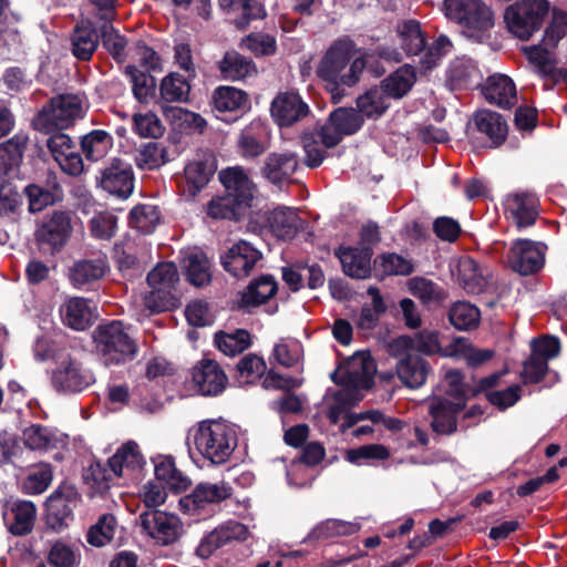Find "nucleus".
Returning <instances> with one entry per match:
<instances>
[{
    "label": "nucleus",
    "instance_id": "1",
    "mask_svg": "<svg viewBox=\"0 0 567 567\" xmlns=\"http://www.w3.org/2000/svg\"><path fill=\"white\" fill-rule=\"evenodd\" d=\"M354 53V43L349 39L336 41L321 58L316 73L327 83L332 100L338 103L343 96L341 85L352 86L365 69V61L357 58L348 64Z\"/></svg>",
    "mask_w": 567,
    "mask_h": 567
},
{
    "label": "nucleus",
    "instance_id": "2",
    "mask_svg": "<svg viewBox=\"0 0 567 567\" xmlns=\"http://www.w3.org/2000/svg\"><path fill=\"white\" fill-rule=\"evenodd\" d=\"M197 452L212 464L226 463L237 447L238 436L235 427L221 420H204L189 431Z\"/></svg>",
    "mask_w": 567,
    "mask_h": 567
},
{
    "label": "nucleus",
    "instance_id": "3",
    "mask_svg": "<svg viewBox=\"0 0 567 567\" xmlns=\"http://www.w3.org/2000/svg\"><path fill=\"white\" fill-rule=\"evenodd\" d=\"M443 11L467 37L476 40H482L494 27V12L482 0H444Z\"/></svg>",
    "mask_w": 567,
    "mask_h": 567
},
{
    "label": "nucleus",
    "instance_id": "4",
    "mask_svg": "<svg viewBox=\"0 0 567 567\" xmlns=\"http://www.w3.org/2000/svg\"><path fill=\"white\" fill-rule=\"evenodd\" d=\"M82 100L76 94H60L45 103L32 120V127L44 134L62 132L82 117Z\"/></svg>",
    "mask_w": 567,
    "mask_h": 567
},
{
    "label": "nucleus",
    "instance_id": "5",
    "mask_svg": "<svg viewBox=\"0 0 567 567\" xmlns=\"http://www.w3.org/2000/svg\"><path fill=\"white\" fill-rule=\"evenodd\" d=\"M548 11L547 0H519L505 10L504 19L509 32L520 40H528L540 29Z\"/></svg>",
    "mask_w": 567,
    "mask_h": 567
},
{
    "label": "nucleus",
    "instance_id": "6",
    "mask_svg": "<svg viewBox=\"0 0 567 567\" xmlns=\"http://www.w3.org/2000/svg\"><path fill=\"white\" fill-rule=\"evenodd\" d=\"M94 340L106 364L125 362L136 352L135 342L125 332L120 321L99 326L94 332Z\"/></svg>",
    "mask_w": 567,
    "mask_h": 567
},
{
    "label": "nucleus",
    "instance_id": "7",
    "mask_svg": "<svg viewBox=\"0 0 567 567\" xmlns=\"http://www.w3.org/2000/svg\"><path fill=\"white\" fill-rule=\"evenodd\" d=\"M94 374L83 362L69 353L60 354L51 374V383L61 393L81 392L94 383Z\"/></svg>",
    "mask_w": 567,
    "mask_h": 567
},
{
    "label": "nucleus",
    "instance_id": "8",
    "mask_svg": "<svg viewBox=\"0 0 567 567\" xmlns=\"http://www.w3.org/2000/svg\"><path fill=\"white\" fill-rule=\"evenodd\" d=\"M375 364L365 353H357L340 365L332 375V380L341 385L359 393L360 390L370 389L373 383Z\"/></svg>",
    "mask_w": 567,
    "mask_h": 567
},
{
    "label": "nucleus",
    "instance_id": "9",
    "mask_svg": "<svg viewBox=\"0 0 567 567\" xmlns=\"http://www.w3.org/2000/svg\"><path fill=\"white\" fill-rule=\"evenodd\" d=\"M231 495L233 487L224 481L219 483H200L190 494L181 498L179 505L184 513L199 516L202 514H209L213 505L219 504Z\"/></svg>",
    "mask_w": 567,
    "mask_h": 567
},
{
    "label": "nucleus",
    "instance_id": "10",
    "mask_svg": "<svg viewBox=\"0 0 567 567\" xmlns=\"http://www.w3.org/2000/svg\"><path fill=\"white\" fill-rule=\"evenodd\" d=\"M143 532L157 544L166 546L179 539L183 534V523L173 514L158 509L143 512L138 516Z\"/></svg>",
    "mask_w": 567,
    "mask_h": 567
},
{
    "label": "nucleus",
    "instance_id": "11",
    "mask_svg": "<svg viewBox=\"0 0 567 567\" xmlns=\"http://www.w3.org/2000/svg\"><path fill=\"white\" fill-rule=\"evenodd\" d=\"M462 344L461 339H455L453 349L442 350L439 333L427 329L421 330L413 336H401L390 343V352L392 354H403V352H420L426 355L442 354L453 355Z\"/></svg>",
    "mask_w": 567,
    "mask_h": 567
},
{
    "label": "nucleus",
    "instance_id": "12",
    "mask_svg": "<svg viewBox=\"0 0 567 567\" xmlns=\"http://www.w3.org/2000/svg\"><path fill=\"white\" fill-rule=\"evenodd\" d=\"M45 145L61 171L72 177L84 173V162L75 142L63 132H53Z\"/></svg>",
    "mask_w": 567,
    "mask_h": 567
},
{
    "label": "nucleus",
    "instance_id": "13",
    "mask_svg": "<svg viewBox=\"0 0 567 567\" xmlns=\"http://www.w3.org/2000/svg\"><path fill=\"white\" fill-rule=\"evenodd\" d=\"M194 389L204 396H217L228 385V377L214 359L203 358L190 370Z\"/></svg>",
    "mask_w": 567,
    "mask_h": 567
},
{
    "label": "nucleus",
    "instance_id": "14",
    "mask_svg": "<svg viewBox=\"0 0 567 567\" xmlns=\"http://www.w3.org/2000/svg\"><path fill=\"white\" fill-rule=\"evenodd\" d=\"M215 171L214 161L209 157L188 162L183 174L176 176L179 195L187 200L194 199L207 186Z\"/></svg>",
    "mask_w": 567,
    "mask_h": 567
},
{
    "label": "nucleus",
    "instance_id": "15",
    "mask_svg": "<svg viewBox=\"0 0 567 567\" xmlns=\"http://www.w3.org/2000/svg\"><path fill=\"white\" fill-rule=\"evenodd\" d=\"M546 246L528 239L516 240L507 255L508 266L527 276L537 272L544 265Z\"/></svg>",
    "mask_w": 567,
    "mask_h": 567
},
{
    "label": "nucleus",
    "instance_id": "16",
    "mask_svg": "<svg viewBox=\"0 0 567 567\" xmlns=\"http://www.w3.org/2000/svg\"><path fill=\"white\" fill-rule=\"evenodd\" d=\"M309 113V105L293 90L279 92L270 105V114L281 127L292 126L307 117Z\"/></svg>",
    "mask_w": 567,
    "mask_h": 567
},
{
    "label": "nucleus",
    "instance_id": "17",
    "mask_svg": "<svg viewBox=\"0 0 567 567\" xmlns=\"http://www.w3.org/2000/svg\"><path fill=\"white\" fill-rule=\"evenodd\" d=\"M80 496L76 489L70 485H61L48 499L47 522L48 525L56 530L68 526L72 519L73 509L76 507Z\"/></svg>",
    "mask_w": 567,
    "mask_h": 567
},
{
    "label": "nucleus",
    "instance_id": "18",
    "mask_svg": "<svg viewBox=\"0 0 567 567\" xmlns=\"http://www.w3.org/2000/svg\"><path fill=\"white\" fill-rule=\"evenodd\" d=\"M100 187L117 198H127L134 189V174L130 164L120 158H113L101 171Z\"/></svg>",
    "mask_w": 567,
    "mask_h": 567
},
{
    "label": "nucleus",
    "instance_id": "19",
    "mask_svg": "<svg viewBox=\"0 0 567 567\" xmlns=\"http://www.w3.org/2000/svg\"><path fill=\"white\" fill-rule=\"evenodd\" d=\"M262 254L250 243L239 240L221 257L224 269L236 278H246L261 260Z\"/></svg>",
    "mask_w": 567,
    "mask_h": 567
},
{
    "label": "nucleus",
    "instance_id": "20",
    "mask_svg": "<svg viewBox=\"0 0 567 567\" xmlns=\"http://www.w3.org/2000/svg\"><path fill=\"white\" fill-rule=\"evenodd\" d=\"M539 214V200L529 192L509 194L505 200V216L518 229L535 224Z\"/></svg>",
    "mask_w": 567,
    "mask_h": 567
},
{
    "label": "nucleus",
    "instance_id": "21",
    "mask_svg": "<svg viewBox=\"0 0 567 567\" xmlns=\"http://www.w3.org/2000/svg\"><path fill=\"white\" fill-rule=\"evenodd\" d=\"M247 528L238 522H227L204 536L196 548V555L202 559H207L213 554L231 543L233 540H243L246 538Z\"/></svg>",
    "mask_w": 567,
    "mask_h": 567
},
{
    "label": "nucleus",
    "instance_id": "22",
    "mask_svg": "<svg viewBox=\"0 0 567 567\" xmlns=\"http://www.w3.org/2000/svg\"><path fill=\"white\" fill-rule=\"evenodd\" d=\"M144 464L140 446L133 441L124 443L107 461L113 475L125 480L136 478Z\"/></svg>",
    "mask_w": 567,
    "mask_h": 567
},
{
    "label": "nucleus",
    "instance_id": "23",
    "mask_svg": "<svg viewBox=\"0 0 567 567\" xmlns=\"http://www.w3.org/2000/svg\"><path fill=\"white\" fill-rule=\"evenodd\" d=\"M299 168V158L296 153H270L260 167V173L274 185H281L291 182L293 174Z\"/></svg>",
    "mask_w": 567,
    "mask_h": 567
},
{
    "label": "nucleus",
    "instance_id": "24",
    "mask_svg": "<svg viewBox=\"0 0 567 567\" xmlns=\"http://www.w3.org/2000/svg\"><path fill=\"white\" fill-rule=\"evenodd\" d=\"M237 146L244 158H256L270 146V130L260 120L250 122L240 133Z\"/></svg>",
    "mask_w": 567,
    "mask_h": 567
},
{
    "label": "nucleus",
    "instance_id": "25",
    "mask_svg": "<svg viewBox=\"0 0 567 567\" xmlns=\"http://www.w3.org/2000/svg\"><path fill=\"white\" fill-rule=\"evenodd\" d=\"M72 233L70 212H54L40 227L37 238L41 244H48L52 250L60 249Z\"/></svg>",
    "mask_w": 567,
    "mask_h": 567
},
{
    "label": "nucleus",
    "instance_id": "26",
    "mask_svg": "<svg viewBox=\"0 0 567 567\" xmlns=\"http://www.w3.org/2000/svg\"><path fill=\"white\" fill-rule=\"evenodd\" d=\"M464 408V402H453L446 398L433 399L429 406L432 430L442 435L454 433L457 427V414Z\"/></svg>",
    "mask_w": 567,
    "mask_h": 567
},
{
    "label": "nucleus",
    "instance_id": "27",
    "mask_svg": "<svg viewBox=\"0 0 567 567\" xmlns=\"http://www.w3.org/2000/svg\"><path fill=\"white\" fill-rule=\"evenodd\" d=\"M482 93L489 104L504 110L511 109L517 103L516 85L505 74L489 75L482 87Z\"/></svg>",
    "mask_w": 567,
    "mask_h": 567
},
{
    "label": "nucleus",
    "instance_id": "28",
    "mask_svg": "<svg viewBox=\"0 0 567 567\" xmlns=\"http://www.w3.org/2000/svg\"><path fill=\"white\" fill-rule=\"evenodd\" d=\"M219 179L225 186L228 196L236 198L239 205L251 206L256 186L247 172L240 167H228L219 173Z\"/></svg>",
    "mask_w": 567,
    "mask_h": 567
},
{
    "label": "nucleus",
    "instance_id": "29",
    "mask_svg": "<svg viewBox=\"0 0 567 567\" xmlns=\"http://www.w3.org/2000/svg\"><path fill=\"white\" fill-rule=\"evenodd\" d=\"M37 518V507L29 501H16L6 506L3 520L8 530L16 536L32 532Z\"/></svg>",
    "mask_w": 567,
    "mask_h": 567
},
{
    "label": "nucleus",
    "instance_id": "30",
    "mask_svg": "<svg viewBox=\"0 0 567 567\" xmlns=\"http://www.w3.org/2000/svg\"><path fill=\"white\" fill-rule=\"evenodd\" d=\"M336 256L347 276L364 279L371 275L372 250L369 247L340 246L336 250Z\"/></svg>",
    "mask_w": 567,
    "mask_h": 567
},
{
    "label": "nucleus",
    "instance_id": "31",
    "mask_svg": "<svg viewBox=\"0 0 567 567\" xmlns=\"http://www.w3.org/2000/svg\"><path fill=\"white\" fill-rule=\"evenodd\" d=\"M396 363V374L400 381L411 389L423 385L430 372L426 360L416 353L403 352Z\"/></svg>",
    "mask_w": 567,
    "mask_h": 567
},
{
    "label": "nucleus",
    "instance_id": "32",
    "mask_svg": "<svg viewBox=\"0 0 567 567\" xmlns=\"http://www.w3.org/2000/svg\"><path fill=\"white\" fill-rule=\"evenodd\" d=\"M29 137L24 134H16L10 140L0 144V174L13 178L22 163Z\"/></svg>",
    "mask_w": 567,
    "mask_h": 567
},
{
    "label": "nucleus",
    "instance_id": "33",
    "mask_svg": "<svg viewBox=\"0 0 567 567\" xmlns=\"http://www.w3.org/2000/svg\"><path fill=\"white\" fill-rule=\"evenodd\" d=\"M473 122L477 131L489 140L491 146L498 147L505 142L508 126L499 113L480 110L474 114Z\"/></svg>",
    "mask_w": 567,
    "mask_h": 567
},
{
    "label": "nucleus",
    "instance_id": "34",
    "mask_svg": "<svg viewBox=\"0 0 567 567\" xmlns=\"http://www.w3.org/2000/svg\"><path fill=\"white\" fill-rule=\"evenodd\" d=\"M109 270L105 255L95 259H82L70 269V280L75 288H84L101 280Z\"/></svg>",
    "mask_w": 567,
    "mask_h": 567
},
{
    "label": "nucleus",
    "instance_id": "35",
    "mask_svg": "<svg viewBox=\"0 0 567 567\" xmlns=\"http://www.w3.org/2000/svg\"><path fill=\"white\" fill-rule=\"evenodd\" d=\"M60 313L63 323L74 330H85L93 323V308L90 301L82 297L65 299Z\"/></svg>",
    "mask_w": 567,
    "mask_h": 567
},
{
    "label": "nucleus",
    "instance_id": "36",
    "mask_svg": "<svg viewBox=\"0 0 567 567\" xmlns=\"http://www.w3.org/2000/svg\"><path fill=\"white\" fill-rule=\"evenodd\" d=\"M99 48V34L89 24L75 25L69 37V50L72 55L81 61L89 62Z\"/></svg>",
    "mask_w": 567,
    "mask_h": 567
},
{
    "label": "nucleus",
    "instance_id": "37",
    "mask_svg": "<svg viewBox=\"0 0 567 567\" xmlns=\"http://www.w3.org/2000/svg\"><path fill=\"white\" fill-rule=\"evenodd\" d=\"M218 70L224 80L240 81L257 74L254 61L237 51H227L218 62Z\"/></svg>",
    "mask_w": 567,
    "mask_h": 567
},
{
    "label": "nucleus",
    "instance_id": "38",
    "mask_svg": "<svg viewBox=\"0 0 567 567\" xmlns=\"http://www.w3.org/2000/svg\"><path fill=\"white\" fill-rule=\"evenodd\" d=\"M213 104L220 113H245L249 109V96L234 86H218L213 93Z\"/></svg>",
    "mask_w": 567,
    "mask_h": 567
},
{
    "label": "nucleus",
    "instance_id": "39",
    "mask_svg": "<svg viewBox=\"0 0 567 567\" xmlns=\"http://www.w3.org/2000/svg\"><path fill=\"white\" fill-rule=\"evenodd\" d=\"M270 231L279 239H292L299 229L300 218L297 212L289 207H278L267 217Z\"/></svg>",
    "mask_w": 567,
    "mask_h": 567
},
{
    "label": "nucleus",
    "instance_id": "40",
    "mask_svg": "<svg viewBox=\"0 0 567 567\" xmlns=\"http://www.w3.org/2000/svg\"><path fill=\"white\" fill-rule=\"evenodd\" d=\"M277 292V282L272 276L265 275L255 279L250 285L243 291L240 297V306L256 307L266 303Z\"/></svg>",
    "mask_w": 567,
    "mask_h": 567
},
{
    "label": "nucleus",
    "instance_id": "41",
    "mask_svg": "<svg viewBox=\"0 0 567 567\" xmlns=\"http://www.w3.org/2000/svg\"><path fill=\"white\" fill-rule=\"evenodd\" d=\"M80 146L87 161L99 162L112 150L113 136L105 130H93L81 137Z\"/></svg>",
    "mask_w": 567,
    "mask_h": 567
},
{
    "label": "nucleus",
    "instance_id": "42",
    "mask_svg": "<svg viewBox=\"0 0 567 567\" xmlns=\"http://www.w3.org/2000/svg\"><path fill=\"white\" fill-rule=\"evenodd\" d=\"M457 280L468 293H480L486 285L478 264L470 256H463L458 259Z\"/></svg>",
    "mask_w": 567,
    "mask_h": 567
},
{
    "label": "nucleus",
    "instance_id": "43",
    "mask_svg": "<svg viewBox=\"0 0 567 567\" xmlns=\"http://www.w3.org/2000/svg\"><path fill=\"white\" fill-rule=\"evenodd\" d=\"M159 96L166 103H184L190 93L189 82L179 73L172 72L159 83Z\"/></svg>",
    "mask_w": 567,
    "mask_h": 567
},
{
    "label": "nucleus",
    "instance_id": "44",
    "mask_svg": "<svg viewBox=\"0 0 567 567\" xmlns=\"http://www.w3.org/2000/svg\"><path fill=\"white\" fill-rule=\"evenodd\" d=\"M183 268L187 280L196 287L205 286L210 281V264L203 251L186 255L183 259Z\"/></svg>",
    "mask_w": 567,
    "mask_h": 567
},
{
    "label": "nucleus",
    "instance_id": "45",
    "mask_svg": "<svg viewBox=\"0 0 567 567\" xmlns=\"http://www.w3.org/2000/svg\"><path fill=\"white\" fill-rule=\"evenodd\" d=\"M155 477L175 493L185 491L190 484L188 477L176 468L172 457H164L155 464Z\"/></svg>",
    "mask_w": 567,
    "mask_h": 567
},
{
    "label": "nucleus",
    "instance_id": "46",
    "mask_svg": "<svg viewBox=\"0 0 567 567\" xmlns=\"http://www.w3.org/2000/svg\"><path fill=\"white\" fill-rule=\"evenodd\" d=\"M389 95L381 86H374L357 100L358 112L368 118L380 117L389 107Z\"/></svg>",
    "mask_w": 567,
    "mask_h": 567
},
{
    "label": "nucleus",
    "instance_id": "47",
    "mask_svg": "<svg viewBox=\"0 0 567 567\" xmlns=\"http://www.w3.org/2000/svg\"><path fill=\"white\" fill-rule=\"evenodd\" d=\"M416 80L414 69L404 65L382 81L381 87L389 97L400 99L405 95Z\"/></svg>",
    "mask_w": 567,
    "mask_h": 567
},
{
    "label": "nucleus",
    "instance_id": "48",
    "mask_svg": "<svg viewBox=\"0 0 567 567\" xmlns=\"http://www.w3.org/2000/svg\"><path fill=\"white\" fill-rule=\"evenodd\" d=\"M143 306L150 315L171 311L179 307V297L177 292H172L163 288H151L142 297Z\"/></svg>",
    "mask_w": 567,
    "mask_h": 567
},
{
    "label": "nucleus",
    "instance_id": "49",
    "mask_svg": "<svg viewBox=\"0 0 567 567\" xmlns=\"http://www.w3.org/2000/svg\"><path fill=\"white\" fill-rule=\"evenodd\" d=\"M401 48L408 55H416L425 49V35L421 24L415 20H409L398 27Z\"/></svg>",
    "mask_w": 567,
    "mask_h": 567
},
{
    "label": "nucleus",
    "instance_id": "50",
    "mask_svg": "<svg viewBox=\"0 0 567 567\" xmlns=\"http://www.w3.org/2000/svg\"><path fill=\"white\" fill-rule=\"evenodd\" d=\"M215 343L226 355L234 357L250 347L251 336L245 329H237L229 333L220 331L215 334Z\"/></svg>",
    "mask_w": 567,
    "mask_h": 567
},
{
    "label": "nucleus",
    "instance_id": "51",
    "mask_svg": "<svg viewBox=\"0 0 567 567\" xmlns=\"http://www.w3.org/2000/svg\"><path fill=\"white\" fill-rule=\"evenodd\" d=\"M161 213L158 208L150 204H138L132 208L128 216V224L132 228L150 234L159 223Z\"/></svg>",
    "mask_w": 567,
    "mask_h": 567
},
{
    "label": "nucleus",
    "instance_id": "52",
    "mask_svg": "<svg viewBox=\"0 0 567 567\" xmlns=\"http://www.w3.org/2000/svg\"><path fill=\"white\" fill-rule=\"evenodd\" d=\"M47 559L53 567H78L81 554L73 545L60 539L51 544Z\"/></svg>",
    "mask_w": 567,
    "mask_h": 567
},
{
    "label": "nucleus",
    "instance_id": "53",
    "mask_svg": "<svg viewBox=\"0 0 567 567\" xmlns=\"http://www.w3.org/2000/svg\"><path fill=\"white\" fill-rule=\"evenodd\" d=\"M90 235L97 240H111L117 230V217L110 210L95 212L87 221Z\"/></svg>",
    "mask_w": 567,
    "mask_h": 567
},
{
    "label": "nucleus",
    "instance_id": "54",
    "mask_svg": "<svg viewBox=\"0 0 567 567\" xmlns=\"http://www.w3.org/2000/svg\"><path fill=\"white\" fill-rule=\"evenodd\" d=\"M481 318L480 310L466 301L455 302L450 311V322L458 330H471L478 326Z\"/></svg>",
    "mask_w": 567,
    "mask_h": 567
},
{
    "label": "nucleus",
    "instance_id": "55",
    "mask_svg": "<svg viewBox=\"0 0 567 567\" xmlns=\"http://www.w3.org/2000/svg\"><path fill=\"white\" fill-rule=\"evenodd\" d=\"M178 281L177 267L173 262H161L147 275L150 288H163L178 293Z\"/></svg>",
    "mask_w": 567,
    "mask_h": 567
},
{
    "label": "nucleus",
    "instance_id": "56",
    "mask_svg": "<svg viewBox=\"0 0 567 567\" xmlns=\"http://www.w3.org/2000/svg\"><path fill=\"white\" fill-rule=\"evenodd\" d=\"M125 74L130 78L133 94L140 102H147L155 93V79L140 70L135 64L125 66Z\"/></svg>",
    "mask_w": 567,
    "mask_h": 567
},
{
    "label": "nucleus",
    "instance_id": "57",
    "mask_svg": "<svg viewBox=\"0 0 567 567\" xmlns=\"http://www.w3.org/2000/svg\"><path fill=\"white\" fill-rule=\"evenodd\" d=\"M116 526V518L112 514H103L97 522L89 528L86 534L87 543L95 547H102L109 544L114 537Z\"/></svg>",
    "mask_w": 567,
    "mask_h": 567
},
{
    "label": "nucleus",
    "instance_id": "58",
    "mask_svg": "<svg viewBox=\"0 0 567 567\" xmlns=\"http://www.w3.org/2000/svg\"><path fill=\"white\" fill-rule=\"evenodd\" d=\"M360 393L349 389L338 390L332 398V403L327 411V417L332 424H338L347 411L354 406L361 400Z\"/></svg>",
    "mask_w": 567,
    "mask_h": 567
},
{
    "label": "nucleus",
    "instance_id": "59",
    "mask_svg": "<svg viewBox=\"0 0 567 567\" xmlns=\"http://www.w3.org/2000/svg\"><path fill=\"white\" fill-rule=\"evenodd\" d=\"M101 39L104 48L118 64L127 61V41L124 35L120 34L112 24L101 27Z\"/></svg>",
    "mask_w": 567,
    "mask_h": 567
},
{
    "label": "nucleus",
    "instance_id": "60",
    "mask_svg": "<svg viewBox=\"0 0 567 567\" xmlns=\"http://www.w3.org/2000/svg\"><path fill=\"white\" fill-rule=\"evenodd\" d=\"M246 208L236 198L225 195L208 203L207 215L215 219H239Z\"/></svg>",
    "mask_w": 567,
    "mask_h": 567
},
{
    "label": "nucleus",
    "instance_id": "61",
    "mask_svg": "<svg viewBox=\"0 0 567 567\" xmlns=\"http://www.w3.org/2000/svg\"><path fill=\"white\" fill-rule=\"evenodd\" d=\"M114 478H116V476L113 475L110 466L99 462L91 464L84 473L85 483L95 494L107 492Z\"/></svg>",
    "mask_w": 567,
    "mask_h": 567
},
{
    "label": "nucleus",
    "instance_id": "62",
    "mask_svg": "<svg viewBox=\"0 0 567 567\" xmlns=\"http://www.w3.org/2000/svg\"><path fill=\"white\" fill-rule=\"evenodd\" d=\"M267 365L262 358L249 353L237 363L238 380L244 384H252L266 372Z\"/></svg>",
    "mask_w": 567,
    "mask_h": 567
},
{
    "label": "nucleus",
    "instance_id": "63",
    "mask_svg": "<svg viewBox=\"0 0 567 567\" xmlns=\"http://www.w3.org/2000/svg\"><path fill=\"white\" fill-rule=\"evenodd\" d=\"M329 120L342 136L354 134L364 122L362 115L354 109L342 107L333 111Z\"/></svg>",
    "mask_w": 567,
    "mask_h": 567
},
{
    "label": "nucleus",
    "instance_id": "64",
    "mask_svg": "<svg viewBox=\"0 0 567 567\" xmlns=\"http://www.w3.org/2000/svg\"><path fill=\"white\" fill-rule=\"evenodd\" d=\"M52 481V470L49 464L33 466L23 481L22 489L27 494L37 495L43 493Z\"/></svg>",
    "mask_w": 567,
    "mask_h": 567
}]
</instances>
